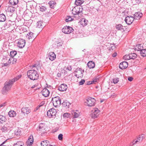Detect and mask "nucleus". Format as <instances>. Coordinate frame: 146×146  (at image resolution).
Listing matches in <instances>:
<instances>
[{
  "label": "nucleus",
  "instance_id": "obj_1",
  "mask_svg": "<svg viewBox=\"0 0 146 146\" xmlns=\"http://www.w3.org/2000/svg\"><path fill=\"white\" fill-rule=\"evenodd\" d=\"M13 81H11V80L6 82L4 84V87L2 90L3 94H6L8 92L11 90V87L13 84Z\"/></svg>",
  "mask_w": 146,
  "mask_h": 146
},
{
  "label": "nucleus",
  "instance_id": "obj_2",
  "mask_svg": "<svg viewBox=\"0 0 146 146\" xmlns=\"http://www.w3.org/2000/svg\"><path fill=\"white\" fill-rule=\"evenodd\" d=\"M28 77L31 80H34L38 79L39 75L35 69L29 70L27 72Z\"/></svg>",
  "mask_w": 146,
  "mask_h": 146
},
{
  "label": "nucleus",
  "instance_id": "obj_3",
  "mask_svg": "<svg viewBox=\"0 0 146 146\" xmlns=\"http://www.w3.org/2000/svg\"><path fill=\"white\" fill-rule=\"evenodd\" d=\"M82 10L83 9L82 7L78 8L77 9H76L75 7L74 8V11L75 12V13H74V18L75 19H79L83 13Z\"/></svg>",
  "mask_w": 146,
  "mask_h": 146
},
{
  "label": "nucleus",
  "instance_id": "obj_4",
  "mask_svg": "<svg viewBox=\"0 0 146 146\" xmlns=\"http://www.w3.org/2000/svg\"><path fill=\"white\" fill-rule=\"evenodd\" d=\"M53 106L56 107L59 106L61 104V100L58 96L52 98Z\"/></svg>",
  "mask_w": 146,
  "mask_h": 146
},
{
  "label": "nucleus",
  "instance_id": "obj_5",
  "mask_svg": "<svg viewBox=\"0 0 146 146\" xmlns=\"http://www.w3.org/2000/svg\"><path fill=\"white\" fill-rule=\"evenodd\" d=\"M56 110L55 109L52 108L48 111L47 114L49 118H54L56 117Z\"/></svg>",
  "mask_w": 146,
  "mask_h": 146
},
{
  "label": "nucleus",
  "instance_id": "obj_6",
  "mask_svg": "<svg viewBox=\"0 0 146 146\" xmlns=\"http://www.w3.org/2000/svg\"><path fill=\"white\" fill-rule=\"evenodd\" d=\"M95 102L96 100L95 99L92 98H89L86 100L85 102L87 106L92 107L95 105Z\"/></svg>",
  "mask_w": 146,
  "mask_h": 146
},
{
  "label": "nucleus",
  "instance_id": "obj_7",
  "mask_svg": "<svg viewBox=\"0 0 146 146\" xmlns=\"http://www.w3.org/2000/svg\"><path fill=\"white\" fill-rule=\"evenodd\" d=\"M92 113L90 114L92 118L95 119L98 117L100 113V111L98 108L94 109L92 111Z\"/></svg>",
  "mask_w": 146,
  "mask_h": 146
},
{
  "label": "nucleus",
  "instance_id": "obj_8",
  "mask_svg": "<svg viewBox=\"0 0 146 146\" xmlns=\"http://www.w3.org/2000/svg\"><path fill=\"white\" fill-rule=\"evenodd\" d=\"M73 30L72 28L71 27L65 26L62 29V31L65 34H69L71 33Z\"/></svg>",
  "mask_w": 146,
  "mask_h": 146
},
{
  "label": "nucleus",
  "instance_id": "obj_9",
  "mask_svg": "<svg viewBox=\"0 0 146 146\" xmlns=\"http://www.w3.org/2000/svg\"><path fill=\"white\" fill-rule=\"evenodd\" d=\"M134 19V17L132 16H127L125 19V21L126 23L128 25H130L133 22Z\"/></svg>",
  "mask_w": 146,
  "mask_h": 146
},
{
  "label": "nucleus",
  "instance_id": "obj_10",
  "mask_svg": "<svg viewBox=\"0 0 146 146\" xmlns=\"http://www.w3.org/2000/svg\"><path fill=\"white\" fill-rule=\"evenodd\" d=\"M25 42L24 40L20 39L17 42V46L20 48H22L25 45Z\"/></svg>",
  "mask_w": 146,
  "mask_h": 146
},
{
  "label": "nucleus",
  "instance_id": "obj_11",
  "mask_svg": "<svg viewBox=\"0 0 146 146\" xmlns=\"http://www.w3.org/2000/svg\"><path fill=\"white\" fill-rule=\"evenodd\" d=\"M88 22V21L85 18H82L80 20L79 23L83 27H84L87 25Z\"/></svg>",
  "mask_w": 146,
  "mask_h": 146
},
{
  "label": "nucleus",
  "instance_id": "obj_12",
  "mask_svg": "<svg viewBox=\"0 0 146 146\" xmlns=\"http://www.w3.org/2000/svg\"><path fill=\"white\" fill-rule=\"evenodd\" d=\"M128 66V63L125 61L121 63L119 65V68L121 69L126 68Z\"/></svg>",
  "mask_w": 146,
  "mask_h": 146
},
{
  "label": "nucleus",
  "instance_id": "obj_13",
  "mask_svg": "<svg viewBox=\"0 0 146 146\" xmlns=\"http://www.w3.org/2000/svg\"><path fill=\"white\" fill-rule=\"evenodd\" d=\"M33 139L32 135H31L27 141V143L28 146H31L33 143Z\"/></svg>",
  "mask_w": 146,
  "mask_h": 146
},
{
  "label": "nucleus",
  "instance_id": "obj_14",
  "mask_svg": "<svg viewBox=\"0 0 146 146\" xmlns=\"http://www.w3.org/2000/svg\"><path fill=\"white\" fill-rule=\"evenodd\" d=\"M48 58L51 60L53 61L56 58V55L54 52H51L48 54Z\"/></svg>",
  "mask_w": 146,
  "mask_h": 146
},
{
  "label": "nucleus",
  "instance_id": "obj_15",
  "mask_svg": "<svg viewBox=\"0 0 146 146\" xmlns=\"http://www.w3.org/2000/svg\"><path fill=\"white\" fill-rule=\"evenodd\" d=\"M67 87L66 84H62L58 87V89L60 91H65L67 89Z\"/></svg>",
  "mask_w": 146,
  "mask_h": 146
},
{
  "label": "nucleus",
  "instance_id": "obj_16",
  "mask_svg": "<svg viewBox=\"0 0 146 146\" xmlns=\"http://www.w3.org/2000/svg\"><path fill=\"white\" fill-rule=\"evenodd\" d=\"M41 93L42 95L45 97H47L49 96V92L46 88H44L42 91Z\"/></svg>",
  "mask_w": 146,
  "mask_h": 146
},
{
  "label": "nucleus",
  "instance_id": "obj_17",
  "mask_svg": "<svg viewBox=\"0 0 146 146\" xmlns=\"http://www.w3.org/2000/svg\"><path fill=\"white\" fill-rule=\"evenodd\" d=\"M41 146H56L55 145H50L49 142L48 140H45L42 141L41 143Z\"/></svg>",
  "mask_w": 146,
  "mask_h": 146
},
{
  "label": "nucleus",
  "instance_id": "obj_18",
  "mask_svg": "<svg viewBox=\"0 0 146 146\" xmlns=\"http://www.w3.org/2000/svg\"><path fill=\"white\" fill-rule=\"evenodd\" d=\"M21 112L24 114H27L31 112V110L28 108L24 107L21 109Z\"/></svg>",
  "mask_w": 146,
  "mask_h": 146
},
{
  "label": "nucleus",
  "instance_id": "obj_19",
  "mask_svg": "<svg viewBox=\"0 0 146 146\" xmlns=\"http://www.w3.org/2000/svg\"><path fill=\"white\" fill-rule=\"evenodd\" d=\"M142 16V14L139 12L135 13L134 14V18L137 19H139Z\"/></svg>",
  "mask_w": 146,
  "mask_h": 146
},
{
  "label": "nucleus",
  "instance_id": "obj_20",
  "mask_svg": "<svg viewBox=\"0 0 146 146\" xmlns=\"http://www.w3.org/2000/svg\"><path fill=\"white\" fill-rule=\"evenodd\" d=\"M87 66L88 67L90 68H94L95 66V64L94 62L93 61H89L87 63Z\"/></svg>",
  "mask_w": 146,
  "mask_h": 146
},
{
  "label": "nucleus",
  "instance_id": "obj_21",
  "mask_svg": "<svg viewBox=\"0 0 146 146\" xmlns=\"http://www.w3.org/2000/svg\"><path fill=\"white\" fill-rule=\"evenodd\" d=\"M146 137V135L144 134H141L139 135L137 138V139L138 140L139 142H141L143 139H145Z\"/></svg>",
  "mask_w": 146,
  "mask_h": 146
},
{
  "label": "nucleus",
  "instance_id": "obj_22",
  "mask_svg": "<svg viewBox=\"0 0 146 146\" xmlns=\"http://www.w3.org/2000/svg\"><path fill=\"white\" fill-rule=\"evenodd\" d=\"M42 125V123H40L38 128L37 129L38 130L41 131L42 133H44L45 131V128Z\"/></svg>",
  "mask_w": 146,
  "mask_h": 146
},
{
  "label": "nucleus",
  "instance_id": "obj_23",
  "mask_svg": "<svg viewBox=\"0 0 146 146\" xmlns=\"http://www.w3.org/2000/svg\"><path fill=\"white\" fill-rule=\"evenodd\" d=\"M16 113L14 110H11L8 113L9 116L11 117H14L16 116Z\"/></svg>",
  "mask_w": 146,
  "mask_h": 146
},
{
  "label": "nucleus",
  "instance_id": "obj_24",
  "mask_svg": "<svg viewBox=\"0 0 146 146\" xmlns=\"http://www.w3.org/2000/svg\"><path fill=\"white\" fill-rule=\"evenodd\" d=\"M6 20V17L5 15L3 13L0 14V22H3Z\"/></svg>",
  "mask_w": 146,
  "mask_h": 146
},
{
  "label": "nucleus",
  "instance_id": "obj_25",
  "mask_svg": "<svg viewBox=\"0 0 146 146\" xmlns=\"http://www.w3.org/2000/svg\"><path fill=\"white\" fill-rule=\"evenodd\" d=\"M75 75L77 78L82 77L83 76V74L81 71L79 70L76 72V73L75 74Z\"/></svg>",
  "mask_w": 146,
  "mask_h": 146
},
{
  "label": "nucleus",
  "instance_id": "obj_26",
  "mask_svg": "<svg viewBox=\"0 0 146 146\" xmlns=\"http://www.w3.org/2000/svg\"><path fill=\"white\" fill-rule=\"evenodd\" d=\"M34 33L32 32L29 33L27 36V38L29 39H32L34 38L35 36H34Z\"/></svg>",
  "mask_w": 146,
  "mask_h": 146
},
{
  "label": "nucleus",
  "instance_id": "obj_27",
  "mask_svg": "<svg viewBox=\"0 0 146 146\" xmlns=\"http://www.w3.org/2000/svg\"><path fill=\"white\" fill-rule=\"evenodd\" d=\"M84 2L83 0H76L75 2V4L77 6L80 5Z\"/></svg>",
  "mask_w": 146,
  "mask_h": 146
},
{
  "label": "nucleus",
  "instance_id": "obj_28",
  "mask_svg": "<svg viewBox=\"0 0 146 146\" xmlns=\"http://www.w3.org/2000/svg\"><path fill=\"white\" fill-rule=\"evenodd\" d=\"M16 59H14L13 57H11V58H8V62L9 63V64H14L15 62H16Z\"/></svg>",
  "mask_w": 146,
  "mask_h": 146
},
{
  "label": "nucleus",
  "instance_id": "obj_29",
  "mask_svg": "<svg viewBox=\"0 0 146 146\" xmlns=\"http://www.w3.org/2000/svg\"><path fill=\"white\" fill-rule=\"evenodd\" d=\"M116 29L118 30H120L121 31H124L123 28V27L121 24L116 25Z\"/></svg>",
  "mask_w": 146,
  "mask_h": 146
},
{
  "label": "nucleus",
  "instance_id": "obj_30",
  "mask_svg": "<svg viewBox=\"0 0 146 146\" xmlns=\"http://www.w3.org/2000/svg\"><path fill=\"white\" fill-rule=\"evenodd\" d=\"M135 49L137 51H141L143 49V47L142 44H137L136 47Z\"/></svg>",
  "mask_w": 146,
  "mask_h": 146
},
{
  "label": "nucleus",
  "instance_id": "obj_31",
  "mask_svg": "<svg viewBox=\"0 0 146 146\" xmlns=\"http://www.w3.org/2000/svg\"><path fill=\"white\" fill-rule=\"evenodd\" d=\"M50 7L51 8H54L56 6V3L54 1H50L48 3Z\"/></svg>",
  "mask_w": 146,
  "mask_h": 146
},
{
  "label": "nucleus",
  "instance_id": "obj_32",
  "mask_svg": "<svg viewBox=\"0 0 146 146\" xmlns=\"http://www.w3.org/2000/svg\"><path fill=\"white\" fill-rule=\"evenodd\" d=\"M9 3L12 5H15L18 2V0H9Z\"/></svg>",
  "mask_w": 146,
  "mask_h": 146
},
{
  "label": "nucleus",
  "instance_id": "obj_33",
  "mask_svg": "<svg viewBox=\"0 0 146 146\" xmlns=\"http://www.w3.org/2000/svg\"><path fill=\"white\" fill-rule=\"evenodd\" d=\"M74 118L78 117L80 114L79 111L76 110L75 111H74Z\"/></svg>",
  "mask_w": 146,
  "mask_h": 146
},
{
  "label": "nucleus",
  "instance_id": "obj_34",
  "mask_svg": "<svg viewBox=\"0 0 146 146\" xmlns=\"http://www.w3.org/2000/svg\"><path fill=\"white\" fill-rule=\"evenodd\" d=\"M21 75H19L18 76H16L14 78L11 79V81H13V83H14L15 81H17L19 79L21 78Z\"/></svg>",
  "mask_w": 146,
  "mask_h": 146
},
{
  "label": "nucleus",
  "instance_id": "obj_35",
  "mask_svg": "<svg viewBox=\"0 0 146 146\" xmlns=\"http://www.w3.org/2000/svg\"><path fill=\"white\" fill-rule=\"evenodd\" d=\"M130 59H134L137 57V54L135 53H131L129 54Z\"/></svg>",
  "mask_w": 146,
  "mask_h": 146
},
{
  "label": "nucleus",
  "instance_id": "obj_36",
  "mask_svg": "<svg viewBox=\"0 0 146 146\" xmlns=\"http://www.w3.org/2000/svg\"><path fill=\"white\" fill-rule=\"evenodd\" d=\"M70 114L68 113H64L63 115V117L64 118H70Z\"/></svg>",
  "mask_w": 146,
  "mask_h": 146
},
{
  "label": "nucleus",
  "instance_id": "obj_37",
  "mask_svg": "<svg viewBox=\"0 0 146 146\" xmlns=\"http://www.w3.org/2000/svg\"><path fill=\"white\" fill-rule=\"evenodd\" d=\"M17 54V52L15 50L11 51L10 54V56L11 57H13Z\"/></svg>",
  "mask_w": 146,
  "mask_h": 146
},
{
  "label": "nucleus",
  "instance_id": "obj_38",
  "mask_svg": "<svg viewBox=\"0 0 146 146\" xmlns=\"http://www.w3.org/2000/svg\"><path fill=\"white\" fill-rule=\"evenodd\" d=\"M140 53L143 56H146V49H143L141 51Z\"/></svg>",
  "mask_w": 146,
  "mask_h": 146
},
{
  "label": "nucleus",
  "instance_id": "obj_39",
  "mask_svg": "<svg viewBox=\"0 0 146 146\" xmlns=\"http://www.w3.org/2000/svg\"><path fill=\"white\" fill-rule=\"evenodd\" d=\"M21 133V131L20 129H18L15 130V134L16 135H19Z\"/></svg>",
  "mask_w": 146,
  "mask_h": 146
},
{
  "label": "nucleus",
  "instance_id": "obj_40",
  "mask_svg": "<svg viewBox=\"0 0 146 146\" xmlns=\"http://www.w3.org/2000/svg\"><path fill=\"white\" fill-rule=\"evenodd\" d=\"M62 104L64 106L69 108L70 105V104L68 102H64L62 103Z\"/></svg>",
  "mask_w": 146,
  "mask_h": 146
},
{
  "label": "nucleus",
  "instance_id": "obj_41",
  "mask_svg": "<svg viewBox=\"0 0 146 146\" xmlns=\"http://www.w3.org/2000/svg\"><path fill=\"white\" fill-rule=\"evenodd\" d=\"M42 22L40 21H39L37 22V27L39 28H42L43 27L42 25Z\"/></svg>",
  "mask_w": 146,
  "mask_h": 146
},
{
  "label": "nucleus",
  "instance_id": "obj_42",
  "mask_svg": "<svg viewBox=\"0 0 146 146\" xmlns=\"http://www.w3.org/2000/svg\"><path fill=\"white\" fill-rule=\"evenodd\" d=\"M72 20L71 17L70 16H67L65 19V21L66 22H68L69 21H70Z\"/></svg>",
  "mask_w": 146,
  "mask_h": 146
},
{
  "label": "nucleus",
  "instance_id": "obj_43",
  "mask_svg": "<svg viewBox=\"0 0 146 146\" xmlns=\"http://www.w3.org/2000/svg\"><path fill=\"white\" fill-rule=\"evenodd\" d=\"M1 130L3 132H4L5 133L7 131V128L6 127L3 126L1 127Z\"/></svg>",
  "mask_w": 146,
  "mask_h": 146
},
{
  "label": "nucleus",
  "instance_id": "obj_44",
  "mask_svg": "<svg viewBox=\"0 0 146 146\" xmlns=\"http://www.w3.org/2000/svg\"><path fill=\"white\" fill-rule=\"evenodd\" d=\"M123 58L125 60H127L130 59L129 55H125L123 57Z\"/></svg>",
  "mask_w": 146,
  "mask_h": 146
},
{
  "label": "nucleus",
  "instance_id": "obj_45",
  "mask_svg": "<svg viewBox=\"0 0 146 146\" xmlns=\"http://www.w3.org/2000/svg\"><path fill=\"white\" fill-rule=\"evenodd\" d=\"M46 8L45 7L42 6L40 7V11L42 12L44 11H46Z\"/></svg>",
  "mask_w": 146,
  "mask_h": 146
},
{
  "label": "nucleus",
  "instance_id": "obj_46",
  "mask_svg": "<svg viewBox=\"0 0 146 146\" xmlns=\"http://www.w3.org/2000/svg\"><path fill=\"white\" fill-rule=\"evenodd\" d=\"M55 44V47H59L62 46V43L60 42H56Z\"/></svg>",
  "mask_w": 146,
  "mask_h": 146
},
{
  "label": "nucleus",
  "instance_id": "obj_47",
  "mask_svg": "<svg viewBox=\"0 0 146 146\" xmlns=\"http://www.w3.org/2000/svg\"><path fill=\"white\" fill-rule=\"evenodd\" d=\"M9 57H5L3 58L2 60V61L3 63L7 62V61L8 60Z\"/></svg>",
  "mask_w": 146,
  "mask_h": 146
},
{
  "label": "nucleus",
  "instance_id": "obj_48",
  "mask_svg": "<svg viewBox=\"0 0 146 146\" xmlns=\"http://www.w3.org/2000/svg\"><path fill=\"white\" fill-rule=\"evenodd\" d=\"M113 82L115 84L117 83L119 80V78H115L113 79Z\"/></svg>",
  "mask_w": 146,
  "mask_h": 146
},
{
  "label": "nucleus",
  "instance_id": "obj_49",
  "mask_svg": "<svg viewBox=\"0 0 146 146\" xmlns=\"http://www.w3.org/2000/svg\"><path fill=\"white\" fill-rule=\"evenodd\" d=\"M99 80L98 78H96L93 79L92 81V84H95L96 82H97Z\"/></svg>",
  "mask_w": 146,
  "mask_h": 146
},
{
  "label": "nucleus",
  "instance_id": "obj_50",
  "mask_svg": "<svg viewBox=\"0 0 146 146\" xmlns=\"http://www.w3.org/2000/svg\"><path fill=\"white\" fill-rule=\"evenodd\" d=\"M58 138L60 140H62L63 139V135L62 134H59L58 136Z\"/></svg>",
  "mask_w": 146,
  "mask_h": 146
},
{
  "label": "nucleus",
  "instance_id": "obj_51",
  "mask_svg": "<svg viewBox=\"0 0 146 146\" xmlns=\"http://www.w3.org/2000/svg\"><path fill=\"white\" fill-rule=\"evenodd\" d=\"M85 81L84 80L82 79L81 81H80L79 82V85H82L84 83Z\"/></svg>",
  "mask_w": 146,
  "mask_h": 146
},
{
  "label": "nucleus",
  "instance_id": "obj_52",
  "mask_svg": "<svg viewBox=\"0 0 146 146\" xmlns=\"http://www.w3.org/2000/svg\"><path fill=\"white\" fill-rule=\"evenodd\" d=\"M20 143V142H17V143H16L14 144V146H23Z\"/></svg>",
  "mask_w": 146,
  "mask_h": 146
},
{
  "label": "nucleus",
  "instance_id": "obj_53",
  "mask_svg": "<svg viewBox=\"0 0 146 146\" xmlns=\"http://www.w3.org/2000/svg\"><path fill=\"white\" fill-rule=\"evenodd\" d=\"M72 66H68L67 68L66 69L69 71H71L72 69Z\"/></svg>",
  "mask_w": 146,
  "mask_h": 146
},
{
  "label": "nucleus",
  "instance_id": "obj_54",
  "mask_svg": "<svg viewBox=\"0 0 146 146\" xmlns=\"http://www.w3.org/2000/svg\"><path fill=\"white\" fill-rule=\"evenodd\" d=\"M6 119H4V120H3L2 119H0V123H3L5 122Z\"/></svg>",
  "mask_w": 146,
  "mask_h": 146
},
{
  "label": "nucleus",
  "instance_id": "obj_55",
  "mask_svg": "<svg viewBox=\"0 0 146 146\" xmlns=\"http://www.w3.org/2000/svg\"><path fill=\"white\" fill-rule=\"evenodd\" d=\"M128 80L129 81H131L133 80V78L131 77H129L128 78Z\"/></svg>",
  "mask_w": 146,
  "mask_h": 146
},
{
  "label": "nucleus",
  "instance_id": "obj_56",
  "mask_svg": "<svg viewBox=\"0 0 146 146\" xmlns=\"http://www.w3.org/2000/svg\"><path fill=\"white\" fill-rule=\"evenodd\" d=\"M38 85V84H35V85L33 86L32 87H31V88H36V87H37Z\"/></svg>",
  "mask_w": 146,
  "mask_h": 146
},
{
  "label": "nucleus",
  "instance_id": "obj_57",
  "mask_svg": "<svg viewBox=\"0 0 146 146\" xmlns=\"http://www.w3.org/2000/svg\"><path fill=\"white\" fill-rule=\"evenodd\" d=\"M6 104V102H4L1 104L0 105V108L2 107H4L5 106Z\"/></svg>",
  "mask_w": 146,
  "mask_h": 146
},
{
  "label": "nucleus",
  "instance_id": "obj_58",
  "mask_svg": "<svg viewBox=\"0 0 146 146\" xmlns=\"http://www.w3.org/2000/svg\"><path fill=\"white\" fill-rule=\"evenodd\" d=\"M117 53L116 52H115L112 54V56L113 57H115L117 56Z\"/></svg>",
  "mask_w": 146,
  "mask_h": 146
},
{
  "label": "nucleus",
  "instance_id": "obj_59",
  "mask_svg": "<svg viewBox=\"0 0 146 146\" xmlns=\"http://www.w3.org/2000/svg\"><path fill=\"white\" fill-rule=\"evenodd\" d=\"M44 102H42L39 105V107H40L41 106H42L43 105H44Z\"/></svg>",
  "mask_w": 146,
  "mask_h": 146
},
{
  "label": "nucleus",
  "instance_id": "obj_60",
  "mask_svg": "<svg viewBox=\"0 0 146 146\" xmlns=\"http://www.w3.org/2000/svg\"><path fill=\"white\" fill-rule=\"evenodd\" d=\"M92 84V81H88L87 82V85H90V84Z\"/></svg>",
  "mask_w": 146,
  "mask_h": 146
},
{
  "label": "nucleus",
  "instance_id": "obj_61",
  "mask_svg": "<svg viewBox=\"0 0 146 146\" xmlns=\"http://www.w3.org/2000/svg\"><path fill=\"white\" fill-rule=\"evenodd\" d=\"M134 142H135V140L133 141L130 143V146H133V145H135V144H134Z\"/></svg>",
  "mask_w": 146,
  "mask_h": 146
},
{
  "label": "nucleus",
  "instance_id": "obj_62",
  "mask_svg": "<svg viewBox=\"0 0 146 146\" xmlns=\"http://www.w3.org/2000/svg\"><path fill=\"white\" fill-rule=\"evenodd\" d=\"M135 2L137 3H139L141 1V0H135Z\"/></svg>",
  "mask_w": 146,
  "mask_h": 146
},
{
  "label": "nucleus",
  "instance_id": "obj_63",
  "mask_svg": "<svg viewBox=\"0 0 146 146\" xmlns=\"http://www.w3.org/2000/svg\"><path fill=\"white\" fill-rule=\"evenodd\" d=\"M9 64V63L8 62H5V63H4L3 64L4 65V66H8Z\"/></svg>",
  "mask_w": 146,
  "mask_h": 146
},
{
  "label": "nucleus",
  "instance_id": "obj_64",
  "mask_svg": "<svg viewBox=\"0 0 146 146\" xmlns=\"http://www.w3.org/2000/svg\"><path fill=\"white\" fill-rule=\"evenodd\" d=\"M116 95L114 93L111 96L112 97V98H114V97L116 96Z\"/></svg>",
  "mask_w": 146,
  "mask_h": 146
}]
</instances>
